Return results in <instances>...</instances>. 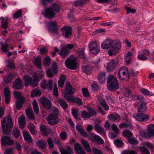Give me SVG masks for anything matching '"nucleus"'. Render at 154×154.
<instances>
[{
  "label": "nucleus",
  "mask_w": 154,
  "mask_h": 154,
  "mask_svg": "<svg viewBox=\"0 0 154 154\" xmlns=\"http://www.w3.org/2000/svg\"><path fill=\"white\" fill-rule=\"evenodd\" d=\"M36 144L39 147L45 149L47 146V143L45 140H40L36 142Z\"/></svg>",
  "instance_id": "obj_34"
},
{
  "label": "nucleus",
  "mask_w": 154,
  "mask_h": 154,
  "mask_svg": "<svg viewBox=\"0 0 154 154\" xmlns=\"http://www.w3.org/2000/svg\"><path fill=\"white\" fill-rule=\"evenodd\" d=\"M107 85L109 90L115 91L119 89L120 88L119 83L116 77L112 75H110L107 80Z\"/></svg>",
  "instance_id": "obj_3"
},
{
  "label": "nucleus",
  "mask_w": 154,
  "mask_h": 154,
  "mask_svg": "<svg viewBox=\"0 0 154 154\" xmlns=\"http://www.w3.org/2000/svg\"><path fill=\"white\" fill-rule=\"evenodd\" d=\"M66 66L68 68L72 69H75L77 68L76 63L75 60L71 58V56L65 61Z\"/></svg>",
  "instance_id": "obj_9"
},
{
  "label": "nucleus",
  "mask_w": 154,
  "mask_h": 154,
  "mask_svg": "<svg viewBox=\"0 0 154 154\" xmlns=\"http://www.w3.org/2000/svg\"><path fill=\"white\" fill-rule=\"evenodd\" d=\"M86 0H77L72 2V5L76 7H80L85 4Z\"/></svg>",
  "instance_id": "obj_37"
},
{
  "label": "nucleus",
  "mask_w": 154,
  "mask_h": 154,
  "mask_svg": "<svg viewBox=\"0 0 154 154\" xmlns=\"http://www.w3.org/2000/svg\"><path fill=\"white\" fill-rule=\"evenodd\" d=\"M101 48L103 49H108L110 47L108 51L110 56L115 55L116 53L121 47V43L119 41L114 42L110 39H107L101 44Z\"/></svg>",
  "instance_id": "obj_1"
},
{
  "label": "nucleus",
  "mask_w": 154,
  "mask_h": 154,
  "mask_svg": "<svg viewBox=\"0 0 154 154\" xmlns=\"http://www.w3.org/2000/svg\"><path fill=\"white\" fill-rule=\"evenodd\" d=\"M111 128L112 130L116 134L119 133V130L115 124H114L112 125Z\"/></svg>",
  "instance_id": "obj_60"
},
{
  "label": "nucleus",
  "mask_w": 154,
  "mask_h": 154,
  "mask_svg": "<svg viewBox=\"0 0 154 154\" xmlns=\"http://www.w3.org/2000/svg\"><path fill=\"white\" fill-rule=\"evenodd\" d=\"M25 99H22V100H17L16 102V107L18 110L20 109L22 106L23 105L24 103Z\"/></svg>",
  "instance_id": "obj_40"
},
{
  "label": "nucleus",
  "mask_w": 154,
  "mask_h": 154,
  "mask_svg": "<svg viewBox=\"0 0 154 154\" xmlns=\"http://www.w3.org/2000/svg\"><path fill=\"white\" fill-rule=\"evenodd\" d=\"M47 142L50 148H53L54 147V143L51 138H48L47 140Z\"/></svg>",
  "instance_id": "obj_58"
},
{
  "label": "nucleus",
  "mask_w": 154,
  "mask_h": 154,
  "mask_svg": "<svg viewBox=\"0 0 154 154\" xmlns=\"http://www.w3.org/2000/svg\"><path fill=\"white\" fill-rule=\"evenodd\" d=\"M57 69L56 68L48 69L46 72L47 75L49 78L52 77L54 74H56L57 73Z\"/></svg>",
  "instance_id": "obj_39"
},
{
  "label": "nucleus",
  "mask_w": 154,
  "mask_h": 154,
  "mask_svg": "<svg viewBox=\"0 0 154 154\" xmlns=\"http://www.w3.org/2000/svg\"><path fill=\"white\" fill-rule=\"evenodd\" d=\"M96 114L95 111L93 109H89L88 111H82L81 116L83 118H88Z\"/></svg>",
  "instance_id": "obj_11"
},
{
  "label": "nucleus",
  "mask_w": 154,
  "mask_h": 154,
  "mask_svg": "<svg viewBox=\"0 0 154 154\" xmlns=\"http://www.w3.org/2000/svg\"><path fill=\"white\" fill-rule=\"evenodd\" d=\"M132 54L133 53L130 51L127 53V55L125 56V58L127 65H129L131 62L132 59L131 57Z\"/></svg>",
  "instance_id": "obj_36"
},
{
  "label": "nucleus",
  "mask_w": 154,
  "mask_h": 154,
  "mask_svg": "<svg viewBox=\"0 0 154 154\" xmlns=\"http://www.w3.org/2000/svg\"><path fill=\"white\" fill-rule=\"evenodd\" d=\"M74 45V44H68L64 47H61L58 54L63 57L66 56L70 51L69 50L72 49Z\"/></svg>",
  "instance_id": "obj_6"
},
{
  "label": "nucleus",
  "mask_w": 154,
  "mask_h": 154,
  "mask_svg": "<svg viewBox=\"0 0 154 154\" xmlns=\"http://www.w3.org/2000/svg\"><path fill=\"white\" fill-rule=\"evenodd\" d=\"M81 142L85 150L88 152H90L91 150L89 143L83 140H82Z\"/></svg>",
  "instance_id": "obj_41"
},
{
  "label": "nucleus",
  "mask_w": 154,
  "mask_h": 154,
  "mask_svg": "<svg viewBox=\"0 0 154 154\" xmlns=\"http://www.w3.org/2000/svg\"><path fill=\"white\" fill-rule=\"evenodd\" d=\"M25 116L21 115L18 118V122L21 129L23 128L25 125Z\"/></svg>",
  "instance_id": "obj_31"
},
{
  "label": "nucleus",
  "mask_w": 154,
  "mask_h": 154,
  "mask_svg": "<svg viewBox=\"0 0 154 154\" xmlns=\"http://www.w3.org/2000/svg\"><path fill=\"white\" fill-rule=\"evenodd\" d=\"M28 128L30 132L32 134H34L35 133V128L34 125L32 123H29L28 125Z\"/></svg>",
  "instance_id": "obj_52"
},
{
  "label": "nucleus",
  "mask_w": 154,
  "mask_h": 154,
  "mask_svg": "<svg viewBox=\"0 0 154 154\" xmlns=\"http://www.w3.org/2000/svg\"><path fill=\"white\" fill-rule=\"evenodd\" d=\"M0 44L2 46L1 48L3 52H7L8 51V44H2V42H1Z\"/></svg>",
  "instance_id": "obj_54"
},
{
  "label": "nucleus",
  "mask_w": 154,
  "mask_h": 154,
  "mask_svg": "<svg viewBox=\"0 0 154 154\" xmlns=\"http://www.w3.org/2000/svg\"><path fill=\"white\" fill-rule=\"evenodd\" d=\"M60 9L61 8L59 5L53 4L51 7L45 8L43 13L44 15L46 18L51 19L55 14V11L58 12Z\"/></svg>",
  "instance_id": "obj_2"
},
{
  "label": "nucleus",
  "mask_w": 154,
  "mask_h": 154,
  "mask_svg": "<svg viewBox=\"0 0 154 154\" xmlns=\"http://www.w3.org/2000/svg\"><path fill=\"white\" fill-rule=\"evenodd\" d=\"M51 59L48 56L43 60V63L44 66H49L51 64Z\"/></svg>",
  "instance_id": "obj_50"
},
{
  "label": "nucleus",
  "mask_w": 154,
  "mask_h": 154,
  "mask_svg": "<svg viewBox=\"0 0 154 154\" xmlns=\"http://www.w3.org/2000/svg\"><path fill=\"white\" fill-rule=\"evenodd\" d=\"M1 143L4 145H10L13 144L14 143L13 141L8 136L3 137L1 139Z\"/></svg>",
  "instance_id": "obj_20"
},
{
  "label": "nucleus",
  "mask_w": 154,
  "mask_h": 154,
  "mask_svg": "<svg viewBox=\"0 0 154 154\" xmlns=\"http://www.w3.org/2000/svg\"><path fill=\"white\" fill-rule=\"evenodd\" d=\"M34 64L37 66L38 69H41L42 61L40 57H38L34 59Z\"/></svg>",
  "instance_id": "obj_38"
},
{
  "label": "nucleus",
  "mask_w": 154,
  "mask_h": 154,
  "mask_svg": "<svg viewBox=\"0 0 154 154\" xmlns=\"http://www.w3.org/2000/svg\"><path fill=\"white\" fill-rule=\"evenodd\" d=\"M140 150L141 152V154H150L149 151L145 147H141Z\"/></svg>",
  "instance_id": "obj_57"
},
{
  "label": "nucleus",
  "mask_w": 154,
  "mask_h": 154,
  "mask_svg": "<svg viewBox=\"0 0 154 154\" xmlns=\"http://www.w3.org/2000/svg\"><path fill=\"white\" fill-rule=\"evenodd\" d=\"M61 154H73V152L71 148L69 146H67L66 149L60 147L59 148Z\"/></svg>",
  "instance_id": "obj_27"
},
{
  "label": "nucleus",
  "mask_w": 154,
  "mask_h": 154,
  "mask_svg": "<svg viewBox=\"0 0 154 154\" xmlns=\"http://www.w3.org/2000/svg\"><path fill=\"white\" fill-rule=\"evenodd\" d=\"M119 77L120 79H126L129 76V72L128 68L125 66L120 68L118 72Z\"/></svg>",
  "instance_id": "obj_7"
},
{
  "label": "nucleus",
  "mask_w": 154,
  "mask_h": 154,
  "mask_svg": "<svg viewBox=\"0 0 154 154\" xmlns=\"http://www.w3.org/2000/svg\"><path fill=\"white\" fill-rule=\"evenodd\" d=\"M134 117L136 120L139 121L145 122L150 119L149 116L144 113H139L134 116Z\"/></svg>",
  "instance_id": "obj_15"
},
{
  "label": "nucleus",
  "mask_w": 154,
  "mask_h": 154,
  "mask_svg": "<svg viewBox=\"0 0 154 154\" xmlns=\"http://www.w3.org/2000/svg\"><path fill=\"white\" fill-rule=\"evenodd\" d=\"M123 134L125 137H130L133 135L132 132L129 130L125 131L123 133Z\"/></svg>",
  "instance_id": "obj_56"
},
{
  "label": "nucleus",
  "mask_w": 154,
  "mask_h": 154,
  "mask_svg": "<svg viewBox=\"0 0 154 154\" xmlns=\"http://www.w3.org/2000/svg\"><path fill=\"white\" fill-rule=\"evenodd\" d=\"M13 152V148L10 147L4 150L5 154H12Z\"/></svg>",
  "instance_id": "obj_61"
},
{
  "label": "nucleus",
  "mask_w": 154,
  "mask_h": 154,
  "mask_svg": "<svg viewBox=\"0 0 154 154\" xmlns=\"http://www.w3.org/2000/svg\"><path fill=\"white\" fill-rule=\"evenodd\" d=\"M14 96L18 99L17 100H22V99H25L24 96L20 92L15 91H14Z\"/></svg>",
  "instance_id": "obj_47"
},
{
  "label": "nucleus",
  "mask_w": 154,
  "mask_h": 154,
  "mask_svg": "<svg viewBox=\"0 0 154 154\" xmlns=\"http://www.w3.org/2000/svg\"><path fill=\"white\" fill-rule=\"evenodd\" d=\"M115 64V62L113 60H111L108 63L106 67L107 70L108 71H110L111 69H113L114 67Z\"/></svg>",
  "instance_id": "obj_46"
},
{
  "label": "nucleus",
  "mask_w": 154,
  "mask_h": 154,
  "mask_svg": "<svg viewBox=\"0 0 154 154\" xmlns=\"http://www.w3.org/2000/svg\"><path fill=\"white\" fill-rule=\"evenodd\" d=\"M99 103L100 104L103 108L106 110H108L109 109L108 105L106 103L104 100L103 99L99 97H97Z\"/></svg>",
  "instance_id": "obj_29"
},
{
  "label": "nucleus",
  "mask_w": 154,
  "mask_h": 154,
  "mask_svg": "<svg viewBox=\"0 0 154 154\" xmlns=\"http://www.w3.org/2000/svg\"><path fill=\"white\" fill-rule=\"evenodd\" d=\"M22 84L21 80L20 78H18L15 80L13 87L14 89H20L21 88Z\"/></svg>",
  "instance_id": "obj_21"
},
{
  "label": "nucleus",
  "mask_w": 154,
  "mask_h": 154,
  "mask_svg": "<svg viewBox=\"0 0 154 154\" xmlns=\"http://www.w3.org/2000/svg\"><path fill=\"white\" fill-rule=\"evenodd\" d=\"M98 79L100 83L102 84L105 80V73L104 72L100 73L98 76Z\"/></svg>",
  "instance_id": "obj_44"
},
{
  "label": "nucleus",
  "mask_w": 154,
  "mask_h": 154,
  "mask_svg": "<svg viewBox=\"0 0 154 154\" xmlns=\"http://www.w3.org/2000/svg\"><path fill=\"white\" fill-rule=\"evenodd\" d=\"M63 30V35L65 38H68L72 35V28L69 26H65L61 29Z\"/></svg>",
  "instance_id": "obj_17"
},
{
  "label": "nucleus",
  "mask_w": 154,
  "mask_h": 154,
  "mask_svg": "<svg viewBox=\"0 0 154 154\" xmlns=\"http://www.w3.org/2000/svg\"><path fill=\"white\" fill-rule=\"evenodd\" d=\"M93 69V66L89 64L83 66L82 67L83 71L86 74H90L92 72Z\"/></svg>",
  "instance_id": "obj_23"
},
{
  "label": "nucleus",
  "mask_w": 154,
  "mask_h": 154,
  "mask_svg": "<svg viewBox=\"0 0 154 154\" xmlns=\"http://www.w3.org/2000/svg\"><path fill=\"white\" fill-rule=\"evenodd\" d=\"M66 89L67 93L69 94L73 93L75 92L74 89L69 83H66Z\"/></svg>",
  "instance_id": "obj_43"
},
{
  "label": "nucleus",
  "mask_w": 154,
  "mask_h": 154,
  "mask_svg": "<svg viewBox=\"0 0 154 154\" xmlns=\"http://www.w3.org/2000/svg\"><path fill=\"white\" fill-rule=\"evenodd\" d=\"M57 101L64 110L67 108L68 104L63 100L58 99L57 100Z\"/></svg>",
  "instance_id": "obj_35"
},
{
  "label": "nucleus",
  "mask_w": 154,
  "mask_h": 154,
  "mask_svg": "<svg viewBox=\"0 0 154 154\" xmlns=\"http://www.w3.org/2000/svg\"><path fill=\"white\" fill-rule=\"evenodd\" d=\"M90 52L93 54H97L100 50L99 46L95 42H91L88 45Z\"/></svg>",
  "instance_id": "obj_10"
},
{
  "label": "nucleus",
  "mask_w": 154,
  "mask_h": 154,
  "mask_svg": "<svg viewBox=\"0 0 154 154\" xmlns=\"http://www.w3.org/2000/svg\"><path fill=\"white\" fill-rule=\"evenodd\" d=\"M148 134L149 136H152L154 135V124H151L147 126Z\"/></svg>",
  "instance_id": "obj_33"
},
{
  "label": "nucleus",
  "mask_w": 154,
  "mask_h": 154,
  "mask_svg": "<svg viewBox=\"0 0 154 154\" xmlns=\"http://www.w3.org/2000/svg\"><path fill=\"white\" fill-rule=\"evenodd\" d=\"M46 119L48 123L52 125L57 124L59 122L58 116L53 113L50 114Z\"/></svg>",
  "instance_id": "obj_8"
},
{
  "label": "nucleus",
  "mask_w": 154,
  "mask_h": 154,
  "mask_svg": "<svg viewBox=\"0 0 154 154\" xmlns=\"http://www.w3.org/2000/svg\"><path fill=\"white\" fill-rule=\"evenodd\" d=\"M123 91L125 93V94L128 97H131V91L128 89L124 88L123 89Z\"/></svg>",
  "instance_id": "obj_59"
},
{
  "label": "nucleus",
  "mask_w": 154,
  "mask_h": 154,
  "mask_svg": "<svg viewBox=\"0 0 154 154\" xmlns=\"http://www.w3.org/2000/svg\"><path fill=\"white\" fill-rule=\"evenodd\" d=\"M26 113L29 119L32 121L35 119L33 112L31 109H27L26 110Z\"/></svg>",
  "instance_id": "obj_30"
},
{
  "label": "nucleus",
  "mask_w": 154,
  "mask_h": 154,
  "mask_svg": "<svg viewBox=\"0 0 154 154\" xmlns=\"http://www.w3.org/2000/svg\"><path fill=\"white\" fill-rule=\"evenodd\" d=\"M47 27L49 30L52 33L57 32V23L56 22L51 21L48 23Z\"/></svg>",
  "instance_id": "obj_14"
},
{
  "label": "nucleus",
  "mask_w": 154,
  "mask_h": 154,
  "mask_svg": "<svg viewBox=\"0 0 154 154\" xmlns=\"http://www.w3.org/2000/svg\"><path fill=\"white\" fill-rule=\"evenodd\" d=\"M4 94L5 97V102L7 103H8L11 99V92L8 87L7 86L5 87L4 90Z\"/></svg>",
  "instance_id": "obj_19"
},
{
  "label": "nucleus",
  "mask_w": 154,
  "mask_h": 154,
  "mask_svg": "<svg viewBox=\"0 0 154 154\" xmlns=\"http://www.w3.org/2000/svg\"><path fill=\"white\" fill-rule=\"evenodd\" d=\"M22 14V10L19 9L14 14L13 18L16 19H17L21 17Z\"/></svg>",
  "instance_id": "obj_49"
},
{
  "label": "nucleus",
  "mask_w": 154,
  "mask_h": 154,
  "mask_svg": "<svg viewBox=\"0 0 154 154\" xmlns=\"http://www.w3.org/2000/svg\"><path fill=\"white\" fill-rule=\"evenodd\" d=\"M109 118L111 120L116 122L119 121L121 119L120 116L118 114H111L109 116Z\"/></svg>",
  "instance_id": "obj_42"
},
{
  "label": "nucleus",
  "mask_w": 154,
  "mask_h": 154,
  "mask_svg": "<svg viewBox=\"0 0 154 154\" xmlns=\"http://www.w3.org/2000/svg\"><path fill=\"white\" fill-rule=\"evenodd\" d=\"M52 82V81L51 80L47 81L44 79L41 83L40 86L43 89H47L51 90L53 87Z\"/></svg>",
  "instance_id": "obj_13"
},
{
  "label": "nucleus",
  "mask_w": 154,
  "mask_h": 154,
  "mask_svg": "<svg viewBox=\"0 0 154 154\" xmlns=\"http://www.w3.org/2000/svg\"><path fill=\"white\" fill-rule=\"evenodd\" d=\"M114 143L118 147H121L123 144L122 142L119 139L115 140Z\"/></svg>",
  "instance_id": "obj_64"
},
{
  "label": "nucleus",
  "mask_w": 154,
  "mask_h": 154,
  "mask_svg": "<svg viewBox=\"0 0 154 154\" xmlns=\"http://www.w3.org/2000/svg\"><path fill=\"white\" fill-rule=\"evenodd\" d=\"M92 150L94 154H103L101 150L95 147L93 148Z\"/></svg>",
  "instance_id": "obj_62"
},
{
  "label": "nucleus",
  "mask_w": 154,
  "mask_h": 154,
  "mask_svg": "<svg viewBox=\"0 0 154 154\" xmlns=\"http://www.w3.org/2000/svg\"><path fill=\"white\" fill-rule=\"evenodd\" d=\"M40 131L42 132V134L44 135L48 136L50 132V129L44 125H40Z\"/></svg>",
  "instance_id": "obj_25"
},
{
  "label": "nucleus",
  "mask_w": 154,
  "mask_h": 154,
  "mask_svg": "<svg viewBox=\"0 0 154 154\" xmlns=\"http://www.w3.org/2000/svg\"><path fill=\"white\" fill-rule=\"evenodd\" d=\"M42 93L38 89H35L31 92V97H33L35 96H40Z\"/></svg>",
  "instance_id": "obj_45"
},
{
  "label": "nucleus",
  "mask_w": 154,
  "mask_h": 154,
  "mask_svg": "<svg viewBox=\"0 0 154 154\" xmlns=\"http://www.w3.org/2000/svg\"><path fill=\"white\" fill-rule=\"evenodd\" d=\"M89 139L93 142L96 141L100 145L104 144L103 140L99 136L96 134H92L89 137Z\"/></svg>",
  "instance_id": "obj_12"
},
{
  "label": "nucleus",
  "mask_w": 154,
  "mask_h": 154,
  "mask_svg": "<svg viewBox=\"0 0 154 154\" xmlns=\"http://www.w3.org/2000/svg\"><path fill=\"white\" fill-rule=\"evenodd\" d=\"M138 110L139 112H143L147 109L146 103L143 101H140L138 103Z\"/></svg>",
  "instance_id": "obj_22"
},
{
  "label": "nucleus",
  "mask_w": 154,
  "mask_h": 154,
  "mask_svg": "<svg viewBox=\"0 0 154 154\" xmlns=\"http://www.w3.org/2000/svg\"><path fill=\"white\" fill-rule=\"evenodd\" d=\"M95 131L101 135H104L105 133L103 128L99 124H96L94 126Z\"/></svg>",
  "instance_id": "obj_28"
},
{
  "label": "nucleus",
  "mask_w": 154,
  "mask_h": 154,
  "mask_svg": "<svg viewBox=\"0 0 154 154\" xmlns=\"http://www.w3.org/2000/svg\"><path fill=\"white\" fill-rule=\"evenodd\" d=\"M4 79L7 83H10L13 79V75L11 74H10L6 76Z\"/></svg>",
  "instance_id": "obj_53"
},
{
  "label": "nucleus",
  "mask_w": 154,
  "mask_h": 154,
  "mask_svg": "<svg viewBox=\"0 0 154 154\" xmlns=\"http://www.w3.org/2000/svg\"><path fill=\"white\" fill-rule=\"evenodd\" d=\"M32 105L35 112L36 114H38L39 112V108L38 103L36 100H33L32 102Z\"/></svg>",
  "instance_id": "obj_48"
},
{
  "label": "nucleus",
  "mask_w": 154,
  "mask_h": 154,
  "mask_svg": "<svg viewBox=\"0 0 154 154\" xmlns=\"http://www.w3.org/2000/svg\"><path fill=\"white\" fill-rule=\"evenodd\" d=\"M1 125L3 132L6 134L9 133L12 125V119L8 118L7 120L6 118H3L1 120Z\"/></svg>",
  "instance_id": "obj_4"
},
{
  "label": "nucleus",
  "mask_w": 154,
  "mask_h": 154,
  "mask_svg": "<svg viewBox=\"0 0 154 154\" xmlns=\"http://www.w3.org/2000/svg\"><path fill=\"white\" fill-rule=\"evenodd\" d=\"M40 102L44 108L47 110L50 108L51 103L49 100L47 99L45 97L41 98Z\"/></svg>",
  "instance_id": "obj_18"
},
{
  "label": "nucleus",
  "mask_w": 154,
  "mask_h": 154,
  "mask_svg": "<svg viewBox=\"0 0 154 154\" xmlns=\"http://www.w3.org/2000/svg\"><path fill=\"white\" fill-rule=\"evenodd\" d=\"M13 134L16 138L18 137L20 135V132L19 129L16 128L13 130Z\"/></svg>",
  "instance_id": "obj_55"
},
{
  "label": "nucleus",
  "mask_w": 154,
  "mask_h": 154,
  "mask_svg": "<svg viewBox=\"0 0 154 154\" xmlns=\"http://www.w3.org/2000/svg\"><path fill=\"white\" fill-rule=\"evenodd\" d=\"M44 74V72L43 71H38L36 73V75H35L34 76H37L38 77V78L39 79H42L43 77Z\"/></svg>",
  "instance_id": "obj_63"
},
{
  "label": "nucleus",
  "mask_w": 154,
  "mask_h": 154,
  "mask_svg": "<svg viewBox=\"0 0 154 154\" xmlns=\"http://www.w3.org/2000/svg\"><path fill=\"white\" fill-rule=\"evenodd\" d=\"M1 18L2 19V20L1 22L2 26L4 29H7L8 27V20H11V17L9 18L8 17H7L6 18L1 17Z\"/></svg>",
  "instance_id": "obj_26"
},
{
  "label": "nucleus",
  "mask_w": 154,
  "mask_h": 154,
  "mask_svg": "<svg viewBox=\"0 0 154 154\" xmlns=\"http://www.w3.org/2000/svg\"><path fill=\"white\" fill-rule=\"evenodd\" d=\"M23 134L25 140L30 143L32 142V140L30 135L28 131H23Z\"/></svg>",
  "instance_id": "obj_32"
},
{
  "label": "nucleus",
  "mask_w": 154,
  "mask_h": 154,
  "mask_svg": "<svg viewBox=\"0 0 154 154\" xmlns=\"http://www.w3.org/2000/svg\"><path fill=\"white\" fill-rule=\"evenodd\" d=\"M76 129L77 131L80 134H85V133L81 125L77 124L76 125Z\"/></svg>",
  "instance_id": "obj_51"
},
{
  "label": "nucleus",
  "mask_w": 154,
  "mask_h": 154,
  "mask_svg": "<svg viewBox=\"0 0 154 154\" xmlns=\"http://www.w3.org/2000/svg\"><path fill=\"white\" fill-rule=\"evenodd\" d=\"M23 80L25 82L26 86L31 85L33 86H36L38 83V77L34 76L33 79L30 77L28 75H25L23 77Z\"/></svg>",
  "instance_id": "obj_5"
},
{
  "label": "nucleus",
  "mask_w": 154,
  "mask_h": 154,
  "mask_svg": "<svg viewBox=\"0 0 154 154\" xmlns=\"http://www.w3.org/2000/svg\"><path fill=\"white\" fill-rule=\"evenodd\" d=\"M149 51L147 50H145L142 52H139L137 57L139 60H145L147 59V56L149 55Z\"/></svg>",
  "instance_id": "obj_16"
},
{
  "label": "nucleus",
  "mask_w": 154,
  "mask_h": 154,
  "mask_svg": "<svg viewBox=\"0 0 154 154\" xmlns=\"http://www.w3.org/2000/svg\"><path fill=\"white\" fill-rule=\"evenodd\" d=\"M76 152L79 154H86L83 148L78 143H75L74 145Z\"/></svg>",
  "instance_id": "obj_24"
}]
</instances>
